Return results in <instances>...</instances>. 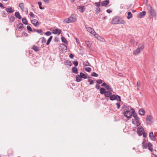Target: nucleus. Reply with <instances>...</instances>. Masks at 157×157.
Returning <instances> with one entry per match:
<instances>
[{"mask_svg":"<svg viewBox=\"0 0 157 157\" xmlns=\"http://www.w3.org/2000/svg\"><path fill=\"white\" fill-rule=\"evenodd\" d=\"M131 109L133 112V117L135 118L134 120L132 119V123L133 124L136 125L137 126H138L140 124V118L138 117L137 115L134 113V109Z\"/></svg>","mask_w":157,"mask_h":157,"instance_id":"1","label":"nucleus"},{"mask_svg":"<svg viewBox=\"0 0 157 157\" xmlns=\"http://www.w3.org/2000/svg\"><path fill=\"white\" fill-rule=\"evenodd\" d=\"M82 80V78L80 75H77L76 77V81L77 82H80Z\"/></svg>","mask_w":157,"mask_h":157,"instance_id":"20","label":"nucleus"},{"mask_svg":"<svg viewBox=\"0 0 157 157\" xmlns=\"http://www.w3.org/2000/svg\"><path fill=\"white\" fill-rule=\"evenodd\" d=\"M73 63L74 64L75 66L76 67L78 65V62L77 60L74 61L73 62Z\"/></svg>","mask_w":157,"mask_h":157,"instance_id":"39","label":"nucleus"},{"mask_svg":"<svg viewBox=\"0 0 157 157\" xmlns=\"http://www.w3.org/2000/svg\"><path fill=\"white\" fill-rule=\"evenodd\" d=\"M15 17L13 16H11L10 18V21L11 22H13L15 20Z\"/></svg>","mask_w":157,"mask_h":157,"instance_id":"38","label":"nucleus"},{"mask_svg":"<svg viewBox=\"0 0 157 157\" xmlns=\"http://www.w3.org/2000/svg\"><path fill=\"white\" fill-rule=\"evenodd\" d=\"M95 87L97 89H99L100 88V86L99 85H98V84H96V85Z\"/></svg>","mask_w":157,"mask_h":157,"instance_id":"58","label":"nucleus"},{"mask_svg":"<svg viewBox=\"0 0 157 157\" xmlns=\"http://www.w3.org/2000/svg\"><path fill=\"white\" fill-rule=\"evenodd\" d=\"M91 75L93 76L97 77L98 76V75L95 72H93L91 74Z\"/></svg>","mask_w":157,"mask_h":157,"instance_id":"45","label":"nucleus"},{"mask_svg":"<svg viewBox=\"0 0 157 157\" xmlns=\"http://www.w3.org/2000/svg\"><path fill=\"white\" fill-rule=\"evenodd\" d=\"M35 31H36V32L37 33L39 34H40L41 35H42L43 31L41 29H35Z\"/></svg>","mask_w":157,"mask_h":157,"instance_id":"36","label":"nucleus"},{"mask_svg":"<svg viewBox=\"0 0 157 157\" xmlns=\"http://www.w3.org/2000/svg\"><path fill=\"white\" fill-rule=\"evenodd\" d=\"M143 144V148H146L147 147V146L146 145H145L144 143L143 142V144Z\"/></svg>","mask_w":157,"mask_h":157,"instance_id":"60","label":"nucleus"},{"mask_svg":"<svg viewBox=\"0 0 157 157\" xmlns=\"http://www.w3.org/2000/svg\"><path fill=\"white\" fill-rule=\"evenodd\" d=\"M27 30L29 31L32 32L33 30L32 29L31 27L29 25H28L27 26Z\"/></svg>","mask_w":157,"mask_h":157,"instance_id":"42","label":"nucleus"},{"mask_svg":"<svg viewBox=\"0 0 157 157\" xmlns=\"http://www.w3.org/2000/svg\"><path fill=\"white\" fill-rule=\"evenodd\" d=\"M118 75L120 76H122V74L121 73H119L118 74Z\"/></svg>","mask_w":157,"mask_h":157,"instance_id":"63","label":"nucleus"},{"mask_svg":"<svg viewBox=\"0 0 157 157\" xmlns=\"http://www.w3.org/2000/svg\"><path fill=\"white\" fill-rule=\"evenodd\" d=\"M144 48V44H140L139 45L138 48L134 52L133 54L136 55L140 53V52L143 50Z\"/></svg>","mask_w":157,"mask_h":157,"instance_id":"3","label":"nucleus"},{"mask_svg":"<svg viewBox=\"0 0 157 157\" xmlns=\"http://www.w3.org/2000/svg\"><path fill=\"white\" fill-rule=\"evenodd\" d=\"M107 85L106 84V83H105V82H104L101 85V86H103V87H105Z\"/></svg>","mask_w":157,"mask_h":157,"instance_id":"57","label":"nucleus"},{"mask_svg":"<svg viewBox=\"0 0 157 157\" xmlns=\"http://www.w3.org/2000/svg\"><path fill=\"white\" fill-rule=\"evenodd\" d=\"M139 114L141 115H144V111L143 109L140 110L139 111Z\"/></svg>","mask_w":157,"mask_h":157,"instance_id":"25","label":"nucleus"},{"mask_svg":"<svg viewBox=\"0 0 157 157\" xmlns=\"http://www.w3.org/2000/svg\"><path fill=\"white\" fill-rule=\"evenodd\" d=\"M61 33V30L60 29H56L53 30L52 33L54 34L59 35Z\"/></svg>","mask_w":157,"mask_h":157,"instance_id":"12","label":"nucleus"},{"mask_svg":"<svg viewBox=\"0 0 157 157\" xmlns=\"http://www.w3.org/2000/svg\"><path fill=\"white\" fill-rule=\"evenodd\" d=\"M109 98L112 101L117 100L119 102L121 101V97L119 95L116 96L114 94L112 95V94L109 97Z\"/></svg>","mask_w":157,"mask_h":157,"instance_id":"6","label":"nucleus"},{"mask_svg":"<svg viewBox=\"0 0 157 157\" xmlns=\"http://www.w3.org/2000/svg\"><path fill=\"white\" fill-rule=\"evenodd\" d=\"M80 75H81L82 78L84 79H86L87 78L86 75L84 74L83 73L81 72L80 73Z\"/></svg>","mask_w":157,"mask_h":157,"instance_id":"28","label":"nucleus"},{"mask_svg":"<svg viewBox=\"0 0 157 157\" xmlns=\"http://www.w3.org/2000/svg\"><path fill=\"white\" fill-rule=\"evenodd\" d=\"M46 42V40L44 37L41 38V42L42 43H45Z\"/></svg>","mask_w":157,"mask_h":157,"instance_id":"43","label":"nucleus"},{"mask_svg":"<svg viewBox=\"0 0 157 157\" xmlns=\"http://www.w3.org/2000/svg\"><path fill=\"white\" fill-rule=\"evenodd\" d=\"M22 22L23 24L27 25L28 24V21L26 19L25 17H24L22 19Z\"/></svg>","mask_w":157,"mask_h":157,"instance_id":"24","label":"nucleus"},{"mask_svg":"<svg viewBox=\"0 0 157 157\" xmlns=\"http://www.w3.org/2000/svg\"><path fill=\"white\" fill-rule=\"evenodd\" d=\"M137 132L138 135L139 136H141L142 135L144 132V128L141 126L140 127H139L137 128Z\"/></svg>","mask_w":157,"mask_h":157,"instance_id":"7","label":"nucleus"},{"mask_svg":"<svg viewBox=\"0 0 157 157\" xmlns=\"http://www.w3.org/2000/svg\"><path fill=\"white\" fill-rule=\"evenodd\" d=\"M72 71L75 74H77L78 73V70L77 68L74 67H73L72 68Z\"/></svg>","mask_w":157,"mask_h":157,"instance_id":"30","label":"nucleus"},{"mask_svg":"<svg viewBox=\"0 0 157 157\" xmlns=\"http://www.w3.org/2000/svg\"><path fill=\"white\" fill-rule=\"evenodd\" d=\"M112 91H106L104 94L105 96L106 97H109L112 94L111 92Z\"/></svg>","mask_w":157,"mask_h":157,"instance_id":"17","label":"nucleus"},{"mask_svg":"<svg viewBox=\"0 0 157 157\" xmlns=\"http://www.w3.org/2000/svg\"><path fill=\"white\" fill-rule=\"evenodd\" d=\"M142 135H143V137H146L147 136V133H145V132H144L143 133Z\"/></svg>","mask_w":157,"mask_h":157,"instance_id":"53","label":"nucleus"},{"mask_svg":"<svg viewBox=\"0 0 157 157\" xmlns=\"http://www.w3.org/2000/svg\"><path fill=\"white\" fill-rule=\"evenodd\" d=\"M147 10L149 12V15L150 17H155L156 15L155 11L154 9L151 6H149L147 7Z\"/></svg>","mask_w":157,"mask_h":157,"instance_id":"4","label":"nucleus"},{"mask_svg":"<svg viewBox=\"0 0 157 157\" xmlns=\"http://www.w3.org/2000/svg\"><path fill=\"white\" fill-rule=\"evenodd\" d=\"M30 16L33 18L34 17V15L32 12H30L29 13Z\"/></svg>","mask_w":157,"mask_h":157,"instance_id":"49","label":"nucleus"},{"mask_svg":"<svg viewBox=\"0 0 157 157\" xmlns=\"http://www.w3.org/2000/svg\"><path fill=\"white\" fill-rule=\"evenodd\" d=\"M128 16L127 18L128 19H129L132 17V15L130 12H128L127 13Z\"/></svg>","mask_w":157,"mask_h":157,"instance_id":"27","label":"nucleus"},{"mask_svg":"<svg viewBox=\"0 0 157 157\" xmlns=\"http://www.w3.org/2000/svg\"><path fill=\"white\" fill-rule=\"evenodd\" d=\"M148 147H149V150L150 151H152V149H153V148L152 147V144L151 143H148Z\"/></svg>","mask_w":157,"mask_h":157,"instance_id":"35","label":"nucleus"},{"mask_svg":"<svg viewBox=\"0 0 157 157\" xmlns=\"http://www.w3.org/2000/svg\"><path fill=\"white\" fill-rule=\"evenodd\" d=\"M86 29L88 32L92 35H94L96 33L94 30L90 27H86Z\"/></svg>","mask_w":157,"mask_h":157,"instance_id":"9","label":"nucleus"},{"mask_svg":"<svg viewBox=\"0 0 157 157\" xmlns=\"http://www.w3.org/2000/svg\"><path fill=\"white\" fill-rule=\"evenodd\" d=\"M109 0H105L103 1L101 3V4L102 6L106 7L109 3Z\"/></svg>","mask_w":157,"mask_h":157,"instance_id":"14","label":"nucleus"},{"mask_svg":"<svg viewBox=\"0 0 157 157\" xmlns=\"http://www.w3.org/2000/svg\"><path fill=\"white\" fill-rule=\"evenodd\" d=\"M116 105H117V108L118 109H119L120 107V103H117L116 104Z\"/></svg>","mask_w":157,"mask_h":157,"instance_id":"51","label":"nucleus"},{"mask_svg":"<svg viewBox=\"0 0 157 157\" xmlns=\"http://www.w3.org/2000/svg\"><path fill=\"white\" fill-rule=\"evenodd\" d=\"M77 9L79 11L82 13H83L85 10V7L83 6H78L77 7Z\"/></svg>","mask_w":157,"mask_h":157,"instance_id":"13","label":"nucleus"},{"mask_svg":"<svg viewBox=\"0 0 157 157\" xmlns=\"http://www.w3.org/2000/svg\"><path fill=\"white\" fill-rule=\"evenodd\" d=\"M93 35L95 36V37L97 39H99V38L100 37V36H99V35L97 34H96V33L94 35Z\"/></svg>","mask_w":157,"mask_h":157,"instance_id":"50","label":"nucleus"},{"mask_svg":"<svg viewBox=\"0 0 157 157\" xmlns=\"http://www.w3.org/2000/svg\"><path fill=\"white\" fill-rule=\"evenodd\" d=\"M119 18L118 17H115L112 19V23L113 24H119Z\"/></svg>","mask_w":157,"mask_h":157,"instance_id":"8","label":"nucleus"},{"mask_svg":"<svg viewBox=\"0 0 157 157\" xmlns=\"http://www.w3.org/2000/svg\"><path fill=\"white\" fill-rule=\"evenodd\" d=\"M66 63L69 66H71L72 63L70 61L67 60L66 62Z\"/></svg>","mask_w":157,"mask_h":157,"instance_id":"40","label":"nucleus"},{"mask_svg":"<svg viewBox=\"0 0 157 157\" xmlns=\"http://www.w3.org/2000/svg\"><path fill=\"white\" fill-rule=\"evenodd\" d=\"M0 7H2L3 9L5 8L4 7V6L3 5V4L1 3H0Z\"/></svg>","mask_w":157,"mask_h":157,"instance_id":"61","label":"nucleus"},{"mask_svg":"<svg viewBox=\"0 0 157 157\" xmlns=\"http://www.w3.org/2000/svg\"><path fill=\"white\" fill-rule=\"evenodd\" d=\"M76 16L75 14H72L70 17L67 19H66L64 20V21L66 23L74 22L76 21Z\"/></svg>","mask_w":157,"mask_h":157,"instance_id":"2","label":"nucleus"},{"mask_svg":"<svg viewBox=\"0 0 157 157\" xmlns=\"http://www.w3.org/2000/svg\"><path fill=\"white\" fill-rule=\"evenodd\" d=\"M61 39H62V41L64 43L66 44H67L68 43H67V40L66 39L65 37H62L61 38Z\"/></svg>","mask_w":157,"mask_h":157,"instance_id":"31","label":"nucleus"},{"mask_svg":"<svg viewBox=\"0 0 157 157\" xmlns=\"http://www.w3.org/2000/svg\"><path fill=\"white\" fill-rule=\"evenodd\" d=\"M46 3H48L49 1V0H43Z\"/></svg>","mask_w":157,"mask_h":157,"instance_id":"62","label":"nucleus"},{"mask_svg":"<svg viewBox=\"0 0 157 157\" xmlns=\"http://www.w3.org/2000/svg\"><path fill=\"white\" fill-rule=\"evenodd\" d=\"M105 87L108 91H113V89L109 86L107 85Z\"/></svg>","mask_w":157,"mask_h":157,"instance_id":"34","label":"nucleus"},{"mask_svg":"<svg viewBox=\"0 0 157 157\" xmlns=\"http://www.w3.org/2000/svg\"><path fill=\"white\" fill-rule=\"evenodd\" d=\"M85 70L88 72H90L91 71V68L90 67H86L85 68Z\"/></svg>","mask_w":157,"mask_h":157,"instance_id":"44","label":"nucleus"},{"mask_svg":"<svg viewBox=\"0 0 157 157\" xmlns=\"http://www.w3.org/2000/svg\"><path fill=\"white\" fill-rule=\"evenodd\" d=\"M88 81L90 82V84H93L94 83V81L89 79Z\"/></svg>","mask_w":157,"mask_h":157,"instance_id":"47","label":"nucleus"},{"mask_svg":"<svg viewBox=\"0 0 157 157\" xmlns=\"http://www.w3.org/2000/svg\"><path fill=\"white\" fill-rule=\"evenodd\" d=\"M106 12L108 13H111V12H112V10H110L108 9V10H106Z\"/></svg>","mask_w":157,"mask_h":157,"instance_id":"55","label":"nucleus"},{"mask_svg":"<svg viewBox=\"0 0 157 157\" xmlns=\"http://www.w3.org/2000/svg\"><path fill=\"white\" fill-rule=\"evenodd\" d=\"M95 4L96 5V6L98 7H99V6H100V2H95Z\"/></svg>","mask_w":157,"mask_h":157,"instance_id":"52","label":"nucleus"},{"mask_svg":"<svg viewBox=\"0 0 157 157\" xmlns=\"http://www.w3.org/2000/svg\"><path fill=\"white\" fill-rule=\"evenodd\" d=\"M125 23V21L123 20H121V21H120V20L119 24H124Z\"/></svg>","mask_w":157,"mask_h":157,"instance_id":"54","label":"nucleus"},{"mask_svg":"<svg viewBox=\"0 0 157 157\" xmlns=\"http://www.w3.org/2000/svg\"><path fill=\"white\" fill-rule=\"evenodd\" d=\"M31 23L33 24V25L37 27H38L40 23L36 19H33L31 21Z\"/></svg>","mask_w":157,"mask_h":157,"instance_id":"10","label":"nucleus"},{"mask_svg":"<svg viewBox=\"0 0 157 157\" xmlns=\"http://www.w3.org/2000/svg\"><path fill=\"white\" fill-rule=\"evenodd\" d=\"M149 137L150 139L153 141L155 140V138L153 135V132H151L149 133Z\"/></svg>","mask_w":157,"mask_h":157,"instance_id":"16","label":"nucleus"},{"mask_svg":"<svg viewBox=\"0 0 157 157\" xmlns=\"http://www.w3.org/2000/svg\"><path fill=\"white\" fill-rule=\"evenodd\" d=\"M140 83H139V82H137V90H139V85H140Z\"/></svg>","mask_w":157,"mask_h":157,"instance_id":"56","label":"nucleus"},{"mask_svg":"<svg viewBox=\"0 0 157 157\" xmlns=\"http://www.w3.org/2000/svg\"><path fill=\"white\" fill-rule=\"evenodd\" d=\"M69 57L73 59L74 57V55L72 54H71L69 55Z\"/></svg>","mask_w":157,"mask_h":157,"instance_id":"59","label":"nucleus"},{"mask_svg":"<svg viewBox=\"0 0 157 157\" xmlns=\"http://www.w3.org/2000/svg\"><path fill=\"white\" fill-rule=\"evenodd\" d=\"M19 6L20 7L21 9L23 11L24 10V4L23 3H21L19 4Z\"/></svg>","mask_w":157,"mask_h":157,"instance_id":"21","label":"nucleus"},{"mask_svg":"<svg viewBox=\"0 0 157 157\" xmlns=\"http://www.w3.org/2000/svg\"><path fill=\"white\" fill-rule=\"evenodd\" d=\"M32 49L36 52H38L40 50L39 48L35 45L33 46Z\"/></svg>","mask_w":157,"mask_h":157,"instance_id":"22","label":"nucleus"},{"mask_svg":"<svg viewBox=\"0 0 157 157\" xmlns=\"http://www.w3.org/2000/svg\"><path fill=\"white\" fill-rule=\"evenodd\" d=\"M15 15L17 18L19 19H21V17L19 12H16L15 13Z\"/></svg>","mask_w":157,"mask_h":157,"instance_id":"18","label":"nucleus"},{"mask_svg":"<svg viewBox=\"0 0 157 157\" xmlns=\"http://www.w3.org/2000/svg\"><path fill=\"white\" fill-rule=\"evenodd\" d=\"M5 10L7 12L9 13H13L14 11V10H13L11 7L6 8Z\"/></svg>","mask_w":157,"mask_h":157,"instance_id":"15","label":"nucleus"},{"mask_svg":"<svg viewBox=\"0 0 157 157\" xmlns=\"http://www.w3.org/2000/svg\"><path fill=\"white\" fill-rule=\"evenodd\" d=\"M147 121L151 122L152 121V118L150 115H148L146 118Z\"/></svg>","mask_w":157,"mask_h":157,"instance_id":"23","label":"nucleus"},{"mask_svg":"<svg viewBox=\"0 0 157 157\" xmlns=\"http://www.w3.org/2000/svg\"><path fill=\"white\" fill-rule=\"evenodd\" d=\"M146 12L145 11L140 12L139 14V17L140 18H142L146 15Z\"/></svg>","mask_w":157,"mask_h":157,"instance_id":"19","label":"nucleus"},{"mask_svg":"<svg viewBox=\"0 0 157 157\" xmlns=\"http://www.w3.org/2000/svg\"><path fill=\"white\" fill-rule=\"evenodd\" d=\"M107 18V17L106 16H105V17H103V19L104 20L106 19Z\"/></svg>","mask_w":157,"mask_h":157,"instance_id":"64","label":"nucleus"},{"mask_svg":"<svg viewBox=\"0 0 157 157\" xmlns=\"http://www.w3.org/2000/svg\"><path fill=\"white\" fill-rule=\"evenodd\" d=\"M124 111V112L123 113L125 117L128 118H130L132 117L133 113L130 110L125 109Z\"/></svg>","mask_w":157,"mask_h":157,"instance_id":"5","label":"nucleus"},{"mask_svg":"<svg viewBox=\"0 0 157 157\" xmlns=\"http://www.w3.org/2000/svg\"><path fill=\"white\" fill-rule=\"evenodd\" d=\"M96 82H97L98 84H101L102 82V81L101 79L97 80Z\"/></svg>","mask_w":157,"mask_h":157,"instance_id":"48","label":"nucleus"},{"mask_svg":"<svg viewBox=\"0 0 157 157\" xmlns=\"http://www.w3.org/2000/svg\"><path fill=\"white\" fill-rule=\"evenodd\" d=\"M38 4L39 6V8L41 10H43L44 9V7H42V3L41 2H38Z\"/></svg>","mask_w":157,"mask_h":157,"instance_id":"37","label":"nucleus"},{"mask_svg":"<svg viewBox=\"0 0 157 157\" xmlns=\"http://www.w3.org/2000/svg\"><path fill=\"white\" fill-rule=\"evenodd\" d=\"M105 91H105V89L104 88H101L100 93L101 94H105Z\"/></svg>","mask_w":157,"mask_h":157,"instance_id":"32","label":"nucleus"},{"mask_svg":"<svg viewBox=\"0 0 157 157\" xmlns=\"http://www.w3.org/2000/svg\"><path fill=\"white\" fill-rule=\"evenodd\" d=\"M60 47L59 48L62 52L65 51L67 49V46L64 44H60Z\"/></svg>","mask_w":157,"mask_h":157,"instance_id":"11","label":"nucleus"},{"mask_svg":"<svg viewBox=\"0 0 157 157\" xmlns=\"http://www.w3.org/2000/svg\"><path fill=\"white\" fill-rule=\"evenodd\" d=\"M52 34L51 33L50 31H47L45 33V34L47 36H49Z\"/></svg>","mask_w":157,"mask_h":157,"instance_id":"46","label":"nucleus"},{"mask_svg":"<svg viewBox=\"0 0 157 157\" xmlns=\"http://www.w3.org/2000/svg\"><path fill=\"white\" fill-rule=\"evenodd\" d=\"M85 43L87 45L88 47H90V44L89 41L86 40Z\"/></svg>","mask_w":157,"mask_h":157,"instance_id":"41","label":"nucleus"},{"mask_svg":"<svg viewBox=\"0 0 157 157\" xmlns=\"http://www.w3.org/2000/svg\"><path fill=\"white\" fill-rule=\"evenodd\" d=\"M18 29H22L23 28V25L22 23H19L17 25Z\"/></svg>","mask_w":157,"mask_h":157,"instance_id":"33","label":"nucleus"},{"mask_svg":"<svg viewBox=\"0 0 157 157\" xmlns=\"http://www.w3.org/2000/svg\"><path fill=\"white\" fill-rule=\"evenodd\" d=\"M83 65L85 66H90V64L87 60L83 63Z\"/></svg>","mask_w":157,"mask_h":157,"instance_id":"26","label":"nucleus"},{"mask_svg":"<svg viewBox=\"0 0 157 157\" xmlns=\"http://www.w3.org/2000/svg\"><path fill=\"white\" fill-rule=\"evenodd\" d=\"M52 36H51L50 37L48 38V40H47V43H46V44L47 45H48L49 44L50 42L51 41L52 38Z\"/></svg>","mask_w":157,"mask_h":157,"instance_id":"29","label":"nucleus"}]
</instances>
